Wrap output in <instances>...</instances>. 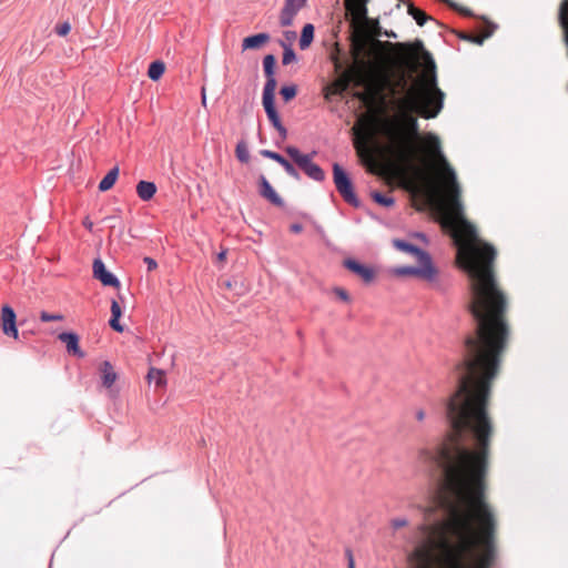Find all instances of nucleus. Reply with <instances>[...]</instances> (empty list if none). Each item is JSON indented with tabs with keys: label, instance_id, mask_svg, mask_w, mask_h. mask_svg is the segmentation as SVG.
Here are the masks:
<instances>
[{
	"label": "nucleus",
	"instance_id": "nucleus-1",
	"mask_svg": "<svg viewBox=\"0 0 568 568\" xmlns=\"http://www.w3.org/2000/svg\"><path fill=\"white\" fill-rule=\"evenodd\" d=\"M498 367L457 369L458 386L445 406L452 433L436 452H418L419 460L434 462L443 468L437 499L446 518L418 527L420 539L408 556L412 568L493 565L497 520L485 498V478L494 434L488 403Z\"/></svg>",
	"mask_w": 568,
	"mask_h": 568
},
{
	"label": "nucleus",
	"instance_id": "nucleus-2",
	"mask_svg": "<svg viewBox=\"0 0 568 568\" xmlns=\"http://www.w3.org/2000/svg\"><path fill=\"white\" fill-rule=\"evenodd\" d=\"M420 151L424 163L439 164L438 183H432L430 192L437 199L444 225L453 231L458 264L469 277V308L477 321L476 337L466 341L465 358L457 369L499 364L508 327L504 320L506 298L494 273L496 250L483 242L465 220L456 173L442 154L438 136L427 133Z\"/></svg>",
	"mask_w": 568,
	"mask_h": 568
},
{
	"label": "nucleus",
	"instance_id": "nucleus-3",
	"mask_svg": "<svg viewBox=\"0 0 568 568\" xmlns=\"http://www.w3.org/2000/svg\"><path fill=\"white\" fill-rule=\"evenodd\" d=\"M429 59V69L407 90L406 94L396 100V114L387 118H378L376 114H362L353 133L357 148L365 146L381 132L388 140L387 153L398 171L413 168L417 159V144L419 139L418 122L413 112L425 119L437 116L444 106V92L437 87L435 63Z\"/></svg>",
	"mask_w": 568,
	"mask_h": 568
},
{
	"label": "nucleus",
	"instance_id": "nucleus-4",
	"mask_svg": "<svg viewBox=\"0 0 568 568\" xmlns=\"http://www.w3.org/2000/svg\"><path fill=\"white\" fill-rule=\"evenodd\" d=\"M275 62L276 60L273 54H267L263 59L266 82L263 88L262 103L267 119L278 132L281 139L285 140L287 138V130L283 125L281 116L275 108V89L277 84L275 79Z\"/></svg>",
	"mask_w": 568,
	"mask_h": 568
},
{
	"label": "nucleus",
	"instance_id": "nucleus-5",
	"mask_svg": "<svg viewBox=\"0 0 568 568\" xmlns=\"http://www.w3.org/2000/svg\"><path fill=\"white\" fill-rule=\"evenodd\" d=\"M345 74L349 78V83L353 82L357 87H365V92L356 94L359 100L371 102L374 99L377 89L374 85L368 63L364 61L356 62L345 71Z\"/></svg>",
	"mask_w": 568,
	"mask_h": 568
},
{
	"label": "nucleus",
	"instance_id": "nucleus-6",
	"mask_svg": "<svg viewBox=\"0 0 568 568\" xmlns=\"http://www.w3.org/2000/svg\"><path fill=\"white\" fill-rule=\"evenodd\" d=\"M285 151L310 179L316 182L324 181V171L320 165L312 161L315 152H312L311 154H303L296 146L292 145L286 146Z\"/></svg>",
	"mask_w": 568,
	"mask_h": 568
},
{
	"label": "nucleus",
	"instance_id": "nucleus-7",
	"mask_svg": "<svg viewBox=\"0 0 568 568\" xmlns=\"http://www.w3.org/2000/svg\"><path fill=\"white\" fill-rule=\"evenodd\" d=\"M333 181L344 201L355 207L361 205L348 173L338 163L333 164Z\"/></svg>",
	"mask_w": 568,
	"mask_h": 568
},
{
	"label": "nucleus",
	"instance_id": "nucleus-8",
	"mask_svg": "<svg viewBox=\"0 0 568 568\" xmlns=\"http://www.w3.org/2000/svg\"><path fill=\"white\" fill-rule=\"evenodd\" d=\"M419 266H397L392 268L390 273L396 276H417L428 282L437 278L438 271L434 266L432 258L428 262H418Z\"/></svg>",
	"mask_w": 568,
	"mask_h": 568
},
{
	"label": "nucleus",
	"instance_id": "nucleus-9",
	"mask_svg": "<svg viewBox=\"0 0 568 568\" xmlns=\"http://www.w3.org/2000/svg\"><path fill=\"white\" fill-rule=\"evenodd\" d=\"M0 320L3 334L7 336H11L14 339H18L19 332L16 323L17 315L14 310L9 305L2 306Z\"/></svg>",
	"mask_w": 568,
	"mask_h": 568
},
{
	"label": "nucleus",
	"instance_id": "nucleus-10",
	"mask_svg": "<svg viewBox=\"0 0 568 568\" xmlns=\"http://www.w3.org/2000/svg\"><path fill=\"white\" fill-rule=\"evenodd\" d=\"M93 276L104 286L120 287L119 278L105 267L102 260L95 258L93 262Z\"/></svg>",
	"mask_w": 568,
	"mask_h": 568
},
{
	"label": "nucleus",
	"instance_id": "nucleus-11",
	"mask_svg": "<svg viewBox=\"0 0 568 568\" xmlns=\"http://www.w3.org/2000/svg\"><path fill=\"white\" fill-rule=\"evenodd\" d=\"M305 3L306 0H286L280 16L281 26H291L294 17L305 6Z\"/></svg>",
	"mask_w": 568,
	"mask_h": 568
},
{
	"label": "nucleus",
	"instance_id": "nucleus-12",
	"mask_svg": "<svg viewBox=\"0 0 568 568\" xmlns=\"http://www.w3.org/2000/svg\"><path fill=\"white\" fill-rule=\"evenodd\" d=\"M344 266L354 274H356L357 276H359L365 283L373 282L375 277V272L373 267L361 264L359 262L353 258L345 260Z\"/></svg>",
	"mask_w": 568,
	"mask_h": 568
},
{
	"label": "nucleus",
	"instance_id": "nucleus-13",
	"mask_svg": "<svg viewBox=\"0 0 568 568\" xmlns=\"http://www.w3.org/2000/svg\"><path fill=\"white\" fill-rule=\"evenodd\" d=\"M369 0H345V8L353 17L354 22L361 23L367 18V3Z\"/></svg>",
	"mask_w": 568,
	"mask_h": 568
},
{
	"label": "nucleus",
	"instance_id": "nucleus-14",
	"mask_svg": "<svg viewBox=\"0 0 568 568\" xmlns=\"http://www.w3.org/2000/svg\"><path fill=\"white\" fill-rule=\"evenodd\" d=\"M393 245L402 252L414 255L416 257L417 262H428V260L432 258L430 255L426 251H424L410 243H407L403 240H394Z\"/></svg>",
	"mask_w": 568,
	"mask_h": 568
},
{
	"label": "nucleus",
	"instance_id": "nucleus-15",
	"mask_svg": "<svg viewBox=\"0 0 568 568\" xmlns=\"http://www.w3.org/2000/svg\"><path fill=\"white\" fill-rule=\"evenodd\" d=\"M260 193L263 197H265L267 201H270L275 206H283L284 202L282 197L275 192L273 186L270 184L267 179L264 175H261L260 178Z\"/></svg>",
	"mask_w": 568,
	"mask_h": 568
},
{
	"label": "nucleus",
	"instance_id": "nucleus-16",
	"mask_svg": "<svg viewBox=\"0 0 568 568\" xmlns=\"http://www.w3.org/2000/svg\"><path fill=\"white\" fill-rule=\"evenodd\" d=\"M58 338L65 344L67 351L79 357H84V353L79 347V336L73 332L60 333Z\"/></svg>",
	"mask_w": 568,
	"mask_h": 568
},
{
	"label": "nucleus",
	"instance_id": "nucleus-17",
	"mask_svg": "<svg viewBox=\"0 0 568 568\" xmlns=\"http://www.w3.org/2000/svg\"><path fill=\"white\" fill-rule=\"evenodd\" d=\"M270 40V36L267 33H257L254 36H250L244 38L242 42L243 50L250 49H258L263 44H265Z\"/></svg>",
	"mask_w": 568,
	"mask_h": 568
},
{
	"label": "nucleus",
	"instance_id": "nucleus-18",
	"mask_svg": "<svg viewBox=\"0 0 568 568\" xmlns=\"http://www.w3.org/2000/svg\"><path fill=\"white\" fill-rule=\"evenodd\" d=\"M349 85V78L345 72L336 79L328 88H326L325 98L328 99L331 94H341L347 90Z\"/></svg>",
	"mask_w": 568,
	"mask_h": 568
},
{
	"label": "nucleus",
	"instance_id": "nucleus-19",
	"mask_svg": "<svg viewBox=\"0 0 568 568\" xmlns=\"http://www.w3.org/2000/svg\"><path fill=\"white\" fill-rule=\"evenodd\" d=\"M397 48H398L397 59H398L399 63L403 65H407V67L412 65L417 58V53L415 51H413L412 48L406 44L398 43Z\"/></svg>",
	"mask_w": 568,
	"mask_h": 568
},
{
	"label": "nucleus",
	"instance_id": "nucleus-20",
	"mask_svg": "<svg viewBox=\"0 0 568 568\" xmlns=\"http://www.w3.org/2000/svg\"><path fill=\"white\" fill-rule=\"evenodd\" d=\"M136 193L142 201H149L156 193V185L153 182L140 181L136 185Z\"/></svg>",
	"mask_w": 568,
	"mask_h": 568
},
{
	"label": "nucleus",
	"instance_id": "nucleus-21",
	"mask_svg": "<svg viewBox=\"0 0 568 568\" xmlns=\"http://www.w3.org/2000/svg\"><path fill=\"white\" fill-rule=\"evenodd\" d=\"M101 372L103 386L110 388L115 383L118 377L113 366L111 365L110 362L105 361L102 364Z\"/></svg>",
	"mask_w": 568,
	"mask_h": 568
},
{
	"label": "nucleus",
	"instance_id": "nucleus-22",
	"mask_svg": "<svg viewBox=\"0 0 568 568\" xmlns=\"http://www.w3.org/2000/svg\"><path fill=\"white\" fill-rule=\"evenodd\" d=\"M122 310L116 300H112L111 302V320H110V326L115 332H123V326L120 324L119 318L121 317Z\"/></svg>",
	"mask_w": 568,
	"mask_h": 568
},
{
	"label": "nucleus",
	"instance_id": "nucleus-23",
	"mask_svg": "<svg viewBox=\"0 0 568 568\" xmlns=\"http://www.w3.org/2000/svg\"><path fill=\"white\" fill-rule=\"evenodd\" d=\"M118 176H119V166H114L101 180V182L99 183V190L101 192H105V191L110 190L116 182Z\"/></svg>",
	"mask_w": 568,
	"mask_h": 568
},
{
	"label": "nucleus",
	"instance_id": "nucleus-24",
	"mask_svg": "<svg viewBox=\"0 0 568 568\" xmlns=\"http://www.w3.org/2000/svg\"><path fill=\"white\" fill-rule=\"evenodd\" d=\"M146 378L150 384H154L158 387H163L166 385L165 373L162 369L151 367Z\"/></svg>",
	"mask_w": 568,
	"mask_h": 568
},
{
	"label": "nucleus",
	"instance_id": "nucleus-25",
	"mask_svg": "<svg viewBox=\"0 0 568 568\" xmlns=\"http://www.w3.org/2000/svg\"><path fill=\"white\" fill-rule=\"evenodd\" d=\"M313 38H314V27H313V24L307 23L304 26V28L302 30V34L300 38V48L302 50L308 48L311 42L313 41Z\"/></svg>",
	"mask_w": 568,
	"mask_h": 568
},
{
	"label": "nucleus",
	"instance_id": "nucleus-26",
	"mask_svg": "<svg viewBox=\"0 0 568 568\" xmlns=\"http://www.w3.org/2000/svg\"><path fill=\"white\" fill-rule=\"evenodd\" d=\"M164 71V62L156 60L150 64L148 75L152 81H158L163 75Z\"/></svg>",
	"mask_w": 568,
	"mask_h": 568
},
{
	"label": "nucleus",
	"instance_id": "nucleus-27",
	"mask_svg": "<svg viewBox=\"0 0 568 568\" xmlns=\"http://www.w3.org/2000/svg\"><path fill=\"white\" fill-rule=\"evenodd\" d=\"M408 13L414 18L418 26H424L427 20L432 19L424 11L414 7L413 3H408Z\"/></svg>",
	"mask_w": 568,
	"mask_h": 568
},
{
	"label": "nucleus",
	"instance_id": "nucleus-28",
	"mask_svg": "<svg viewBox=\"0 0 568 568\" xmlns=\"http://www.w3.org/2000/svg\"><path fill=\"white\" fill-rule=\"evenodd\" d=\"M372 197L376 203L385 207H390L395 203V200L392 196H386L377 191L372 192Z\"/></svg>",
	"mask_w": 568,
	"mask_h": 568
},
{
	"label": "nucleus",
	"instance_id": "nucleus-29",
	"mask_svg": "<svg viewBox=\"0 0 568 568\" xmlns=\"http://www.w3.org/2000/svg\"><path fill=\"white\" fill-rule=\"evenodd\" d=\"M236 156L237 159L243 162V163H246L248 162L250 160V154H248V150H247V146L244 142H239L237 145H236Z\"/></svg>",
	"mask_w": 568,
	"mask_h": 568
},
{
	"label": "nucleus",
	"instance_id": "nucleus-30",
	"mask_svg": "<svg viewBox=\"0 0 568 568\" xmlns=\"http://www.w3.org/2000/svg\"><path fill=\"white\" fill-rule=\"evenodd\" d=\"M261 155L264 156V158H267V159H271V160H274L275 162H277L280 165L283 166V164L287 161L285 158H283L281 154L274 152V151H271V150H262L261 151Z\"/></svg>",
	"mask_w": 568,
	"mask_h": 568
},
{
	"label": "nucleus",
	"instance_id": "nucleus-31",
	"mask_svg": "<svg viewBox=\"0 0 568 568\" xmlns=\"http://www.w3.org/2000/svg\"><path fill=\"white\" fill-rule=\"evenodd\" d=\"M296 92L297 88L295 84L285 85L281 89V95L286 102L292 100L296 95Z\"/></svg>",
	"mask_w": 568,
	"mask_h": 568
},
{
	"label": "nucleus",
	"instance_id": "nucleus-32",
	"mask_svg": "<svg viewBox=\"0 0 568 568\" xmlns=\"http://www.w3.org/2000/svg\"><path fill=\"white\" fill-rule=\"evenodd\" d=\"M295 60H296V54H295L294 50L291 47H285L284 52H283V59H282L283 64H285V65L290 64L291 62H293Z\"/></svg>",
	"mask_w": 568,
	"mask_h": 568
},
{
	"label": "nucleus",
	"instance_id": "nucleus-33",
	"mask_svg": "<svg viewBox=\"0 0 568 568\" xmlns=\"http://www.w3.org/2000/svg\"><path fill=\"white\" fill-rule=\"evenodd\" d=\"M40 320L42 322L62 321L63 315L62 314H49L48 312L43 311L40 313Z\"/></svg>",
	"mask_w": 568,
	"mask_h": 568
},
{
	"label": "nucleus",
	"instance_id": "nucleus-34",
	"mask_svg": "<svg viewBox=\"0 0 568 568\" xmlns=\"http://www.w3.org/2000/svg\"><path fill=\"white\" fill-rule=\"evenodd\" d=\"M71 30V24L65 21L59 26L55 27V32L60 37H65Z\"/></svg>",
	"mask_w": 568,
	"mask_h": 568
},
{
	"label": "nucleus",
	"instance_id": "nucleus-35",
	"mask_svg": "<svg viewBox=\"0 0 568 568\" xmlns=\"http://www.w3.org/2000/svg\"><path fill=\"white\" fill-rule=\"evenodd\" d=\"M283 169L285 170V172L292 176L293 179L295 180H300V174L297 172V170L292 165V163H290L288 161H286L284 164H283Z\"/></svg>",
	"mask_w": 568,
	"mask_h": 568
},
{
	"label": "nucleus",
	"instance_id": "nucleus-36",
	"mask_svg": "<svg viewBox=\"0 0 568 568\" xmlns=\"http://www.w3.org/2000/svg\"><path fill=\"white\" fill-rule=\"evenodd\" d=\"M408 525V520L405 517H398L390 520V526L394 529H399Z\"/></svg>",
	"mask_w": 568,
	"mask_h": 568
},
{
	"label": "nucleus",
	"instance_id": "nucleus-37",
	"mask_svg": "<svg viewBox=\"0 0 568 568\" xmlns=\"http://www.w3.org/2000/svg\"><path fill=\"white\" fill-rule=\"evenodd\" d=\"M334 292L342 301L346 303L349 302V296L345 290L337 287L334 290Z\"/></svg>",
	"mask_w": 568,
	"mask_h": 568
},
{
	"label": "nucleus",
	"instance_id": "nucleus-38",
	"mask_svg": "<svg viewBox=\"0 0 568 568\" xmlns=\"http://www.w3.org/2000/svg\"><path fill=\"white\" fill-rule=\"evenodd\" d=\"M144 263L146 264L149 271H153L158 267L156 261L152 257H144Z\"/></svg>",
	"mask_w": 568,
	"mask_h": 568
},
{
	"label": "nucleus",
	"instance_id": "nucleus-39",
	"mask_svg": "<svg viewBox=\"0 0 568 568\" xmlns=\"http://www.w3.org/2000/svg\"><path fill=\"white\" fill-rule=\"evenodd\" d=\"M415 418L417 422L423 423L426 418V412L423 408H417L415 410Z\"/></svg>",
	"mask_w": 568,
	"mask_h": 568
},
{
	"label": "nucleus",
	"instance_id": "nucleus-40",
	"mask_svg": "<svg viewBox=\"0 0 568 568\" xmlns=\"http://www.w3.org/2000/svg\"><path fill=\"white\" fill-rule=\"evenodd\" d=\"M303 227L301 224H292L291 225V231L294 232V233H300L302 232Z\"/></svg>",
	"mask_w": 568,
	"mask_h": 568
},
{
	"label": "nucleus",
	"instance_id": "nucleus-41",
	"mask_svg": "<svg viewBox=\"0 0 568 568\" xmlns=\"http://www.w3.org/2000/svg\"><path fill=\"white\" fill-rule=\"evenodd\" d=\"M226 254H227V250H222L219 254H217V260L219 261H224L226 258Z\"/></svg>",
	"mask_w": 568,
	"mask_h": 568
},
{
	"label": "nucleus",
	"instance_id": "nucleus-42",
	"mask_svg": "<svg viewBox=\"0 0 568 568\" xmlns=\"http://www.w3.org/2000/svg\"><path fill=\"white\" fill-rule=\"evenodd\" d=\"M83 225L89 230V231H92L93 229V223L89 220V219H85L83 221Z\"/></svg>",
	"mask_w": 568,
	"mask_h": 568
},
{
	"label": "nucleus",
	"instance_id": "nucleus-43",
	"mask_svg": "<svg viewBox=\"0 0 568 568\" xmlns=\"http://www.w3.org/2000/svg\"><path fill=\"white\" fill-rule=\"evenodd\" d=\"M202 105L206 106V93L205 89H202Z\"/></svg>",
	"mask_w": 568,
	"mask_h": 568
},
{
	"label": "nucleus",
	"instance_id": "nucleus-44",
	"mask_svg": "<svg viewBox=\"0 0 568 568\" xmlns=\"http://www.w3.org/2000/svg\"><path fill=\"white\" fill-rule=\"evenodd\" d=\"M348 568H354L353 556L349 554Z\"/></svg>",
	"mask_w": 568,
	"mask_h": 568
},
{
	"label": "nucleus",
	"instance_id": "nucleus-45",
	"mask_svg": "<svg viewBox=\"0 0 568 568\" xmlns=\"http://www.w3.org/2000/svg\"><path fill=\"white\" fill-rule=\"evenodd\" d=\"M114 219L115 217H113V216H108V217L104 219V221H111V220H114Z\"/></svg>",
	"mask_w": 568,
	"mask_h": 568
}]
</instances>
